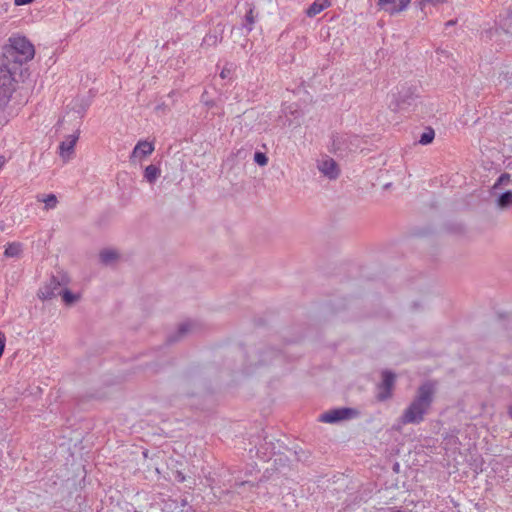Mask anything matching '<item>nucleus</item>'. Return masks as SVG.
<instances>
[{
  "mask_svg": "<svg viewBox=\"0 0 512 512\" xmlns=\"http://www.w3.org/2000/svg\"><path fill=\"white\" fill-rule=\"evenodd\" d=\"M20 104L16 79L8 68L0 67V126L6 125L17 114Z\"/></svg>",
  "mask_w": 512,
  "mask_h": 512,
  "instance_id": "1",
  "label": "nucleus"
},
{
  "mask_svg": "<svg viewBox=\"0 0 512 512\" xmlns=\"http://www.w3.org/2000/svg\"><path fill=\"white\" fill-rule=\"evenodd\" d=\"M433 393L434 388L430 383L422 385L419 388L416 399L405 410L402 416V423H420L431 405Z\"/></svg>",
  "mask_w": 512,
  "mask_h": 512,
  "instance_id": "2",
  "label": "nucleus"
},
{
  "mask_svg": "<svg viewBox=\"0 0 512 512\" xmlns=\"http://www.w3.org/2000/svg\"><path fill=\"white\" fill-rule=\"evenodd\" d=\"M4 51L7 57L20 65L31 61L35 56L33 43L26 36L20 34H13L9 37Z\"/></svg>",
  "mask_w": 512,
  "mask_h": 512,
  "instance_id": "3",
  "label": "nucleus"
},
{
  "mask_svg": "<svg viewBox=\"0 0 512 512\" xmlns=\"http://www.w3.org/2000/svg\"><path fill=\"white\" fill-rule=\"evenodd\" d=\"M358 411L352 408H338L320 415L319 420L324 423H335L356 417Z\"/></svg>",
  "mask_w": 512,
  "mask_h": 512,
  "instance_id": "4",
  "label": "nucleus"
},
{
  "mask_svg": "<svg viewBox=\"0 0 512 512\" xmlns=\"http://www.w3.org/2000/svg\"><path fill=\"white\" fill-rule=\"evenodd\" d=\"M410 3L411 0H377L379 10H383L390 15L405 11Z\"/></svg>",
  "mask_w": 512,
  "mask_h": 512,
  "instance_id": "5",
  "label": "nucleus"
},
{
  "mask_svg": "<svg viewBox=\"0 0 512 512\" xmlns=\"http://www.w3.org/2000/svg\"><path fill=\"white\" fill-rule=\"evenodd\" d=\"M80 132L76 131L75 133L66 137L64 141H62L59 145V156L63 159L64 162L69 161L73 154L75 146L78 142Z\"/></svg>",
  "mask_w": 512,
  "mask_h": 512,
  "instance_id": "6",
  "label": "nucleus"
},
{
  "mask_svg": "<svg viewBox=\"0 0 512 512\" xmlns=\"http://www.w3.org/2000/svg\"><path fill=\"white\" fill-rule=\"evenodd\" d=\"M319 171L329 179H336L339 176L340 169L334 159L325 156L318 161Z\"/></svg>",
  "mask_w": 512,
  "mask_h": 512,
  "instance_id": "7",
  "label": "nucleus"
},
{
  "mask_svg": "<svg viewBox=\"0 0 512 512\" xmlns=\"http://www.w3.org/2000/svg\"><path fill=\"white\" fill-rule=\"evenodd\" d=\"M154 149L155 147L152 142L146 140L139 141L131 153V162H134L136 160L141 161L143 158L151 155L154 152Z\"/></svg>",
  "mask_w": 512,
  "mask_h": 512,
  "instance_id": "8",
  "label": "nucleus"
},
{
  "mask_svg": "<svg viewBox=\"0 0 512 512\" xmlns=\"http://www.w3.org/2000/svg\"><path fill=\"white\" fill-rule=\"evenodd\" d=\"M61 291L60 283L55 278H51L39 289L38 296L42 300H48L60 295Z\"/></svg>",
  "mask_w": 512,
  "mask_h": 512,
  "instance_id": "9",
  "label": "nucleus"
},
{
  "mask_svg": "<svg viewBox=\"0 0 512 512\" xmlns=\"http://www.w3.org/2000/svg\"><path fill=\"white\" fill-rule=\"evenodd\" d=\"M395 375L391 372H384L383 373V382L381 385V389L384 390V392L380 393L378 398L380 400H385L388 397L391 396L392 387L394 385Z\"/></svg>",
  "mask_w": 512,
  "mask_h": 512,
  "instance_id": "10",
  "label": "nucleus"
},
{
  "mask_svg": "<svg viewBox=\"0 0 512 512\" xmlns=\"http://www.w3.org/2000/svg\"><path fill=\"white\" fill-rule=\"evenodd\" d=\"M331 0H315L306 10L308 17H314L331 6Z\"/></svg>",
  "mask_w": 512,
  "mask_h": 512,
  "instance_id": "11",
  "label": "nucleus"
},
{
  "mask_svg": "<svg viewBox=\"0 0 512 512\" xmlns=\"http://www.w3.org/2000/svg\"><path fill=\"white\" fill-rule=\"evenodd\" d=\"M22 252V246L18 242L8 243L5 246L4 255L7 258H13L20 256Z\"/></svg>",
  "mask_w": 512,
  "mask_h": 512,
  "instance_id": "12",
  "label": "nucleus"
},
{
  "mask_svg": "<svg viewBox=\"0 0 512 512\" xmlns=\"http://www.w3.org/2000/svg\"><path fill=\"white\" fill-rule=\"evenodd\" d=\"M37 199L45 204V210L54 209L58 203L57 197L54 194L38 196Z\"/></svg>",
  "mask_w": 512,
  "mask_h": 512,
  "instance_id": "13",
  "label": "nucleus"
},
{
  "mask_svg": "<svg viewBox=\"0 0 512 512\" xmlns=\"http://www.w3.org/2000/svg\"><path fill=\"white\" fill-rule=\"evenodd\" d=\"M160 169L155 165H149L145 168L144 177L149 183H153L160 176Z\"/></svg>",
  "mask_w": 512,
  "mask_h": 512,
  "instance_id": "14",
  "label": "nucleus"
},
{
  "mask_svg": "<svg viewBox=\"0 0 512 512\" xmlns=\"http://www.w3.org/2000/svg\"><path fill=\"white\" fill-rule=\"evenodd\" d=\"M498 207L504 209L512 205V192L508 191L503 193L498 201H497Z\"/></svg>",
  "mask_w": 512,
  "mask_h": 512,
  "instance_id": "15",
  "label": "nucleus"
},
{
  "mask_svg": "<svg viewBox=\"0 0 512 512\" xmlns=\"http://www.w3.org/2000/svg\"><path fill=\"white\" fill-rule=\"evenodd\" d=\"M101 261L109 264L118 258V254L114 250H104L100 253Z\"/></svg>",
  "mask_w": 512,
  "mask_h": 512,
  "instance_id": "16",
  "label": "nucleus"
},
{
  "mask_svg": "<svg viewBox=\"0 0 512 512\" xmlns=\"http://www.w3.org/2000/svg\"><path fill=\"white\" fill-rule=\"evenodd\" d=\"M60 295H62V299L67 305H70L79 299L78 295H75L66 289H62Z\"/></svg>",
  "mask_w": 512,
  "mask_h": 512,
  "instance_id": "17",
  "label": "nucleus"
},
{
  "mask_svg": "<svg viewBox=\"0 0 512 512\" xmlns=\"http://www.w3.org/2000/svg\"><path fill=\"white\" fill-rule=\"evenodd\" d=\"M434 137H435L434 131L432 129H429L421 135V137L419 139V143L422 145L430 144L433 141Z\"/></svg>",
  "mask_w": 512,
  "mask_h": 512,
  "instance_id": "18",
  "label": "nucleus"
},
{
  "mask_svg": "<svg viewBox=\"0 0 512 512\" xmlns=\"http://www.w3.org/2000/svg\"><path fill=\"white\" fill-rule=\"evenodd\" d=\"M245 20L248 25V31H252L253 25L255 23V16H254V7L250 6L249 10L247 11L245 15Z\"/></svg>",
  "mask_w": 512,
  "mask_h": 512,
  "instance_id": "19",
  "label": "nucleus"
},
{
  "mask_svg": "<svg viewBox=\"0 0 512 512\" xmlns=\"http://www.w3.org/2000/svg\"><path fill=\"white\" fill-rule=\"evenodd\" d=\"M254 160L260 166H265L268 163V158L264 153L256 152L254 155Z\"/></svg>",
  "mask_w": 512,
  "mask_h": 512,
  "instance_id": "20",
  "label": "nucleus"
},
{
  "mask_svg": "<svg viewBox=\"0 0 512 512\" xmlns=\"http://www.w3.org/2000/svg\"><path fill=\"white\" fill-rule=\"evenodd\" d=\"M447 0H421L420 7L424 9L427 5L437 6L445 3Z\"/></svg>",
  "mask_w": 512,
  "mask_h": 512,
  "instance_id": "21",
  "label": "nucleus"
},
{
  "mask_svg": "<svg viewBox=\"0 0 512 512\" xmlns=\"http://www.w3.org/2000/svg\"><path fill=\"white\" fill-rule=\"evenodd\" d=\"M35 0H14V4L16 6H24V5H28V4H31L32 2H34Z\"/></svg>",
  "mask_w": 512,
  "mask_h": 512,
  "instance_id": "22",
  "label": "nucleus"
},
{
  "mask_svg": "<svg viewBox=\"0 0 512 512\" xmlns=\"http://www.w3.org/2000/svg\"><path fill=\"white\" fill-rule=\"evenodd\" d=\"M229 74H230V69L224 68V69L221 71V73H220V77H221L222 79H225V78H227V77L229 76Z\"/></svg>",
  "mask_w": 512,
  "mask_h": 512,
  "instance_id": "23",
  "label": "nucleus"
},
{
  "mask_svg": "<svg viewBox=\"0 0 512 512\" xmlns=\"http://www.w3.org/2000/svg\"><path fill=\"white\" fill-rule=\"evenodd\" d=\"M509 181V175H502L500 178H499V182H508Z\"/></svg>",
  "mask_w": 512,
  "mask_h": 512,
  "instance_id": "24",
  "label": "nucleus"
},
{
  "mask_svg": "<svg viewBox=\"0 0 512 512\" xmlns=\"http://www.w3.org/2000/svg\"><path fill=\"white\" fill-rule=\"evenodd\" d=\"M5 163H6L5 157L4 156H0V171L4 167Z\"/></svg>",
  "mask_w": 512,
  "mask_h": 512,
  "instance_id": "25",
  "label": "nucleus"
},
{
  "mask_svg": "<svg viewBox=\"0 0 512 512\" xmlns=\"http://www.w3.org/2000/svg\"><path fill=\"white\" fill-rule=\"evenodd\" d=\"M509 412H510V414H511V416H512V408H510V411H509Z\"/></svg>",
  "mask_w": 512,
  "mask_h": 512,
  "instance_id": "26",
  "label": "nucleus"
}]
</instances>
